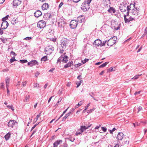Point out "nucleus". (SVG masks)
<instances>
[{
	"instance_id": "obj_1",
	"label": "nucleus",
	"mask_w": 147,
	"mask_h": 147,
	"mask_svg": "<svg viewBox=\"0 0 147 147\" xmlns=\"http://www.w3.org/2000/svg\"><path fill=\"white\" fill-rule=\"evenodd\" d=\"M135 3L133 5V6L134 7L133 9L131 10V12L132 14V17H136L137 19L138 18V13L140 11V9L139 8H137L136 7H135Z\"/></svg>"
},
{
	"instance_id": "obj_2",
	"label": "nucleus",
	"mask_w": 147,
	"mask_h": 147,
	"mask_svg": "<svg viewBox=\"0 0 147 147\" xmlns=\"http://www.w3.org/2000/svg\"><path fill=\"white\" fill-rule=\"evenodd\" d=\"M131 5L130 6L128 5L126 3L122 4H121V6L119 7L120 9L121 12H122L126 11L127 10L130 9L131 7L130 5Z\"/></svg>"
},
{
	"instance_id": "obj_3",
	"label": "nucleus",
	"mask_w": 147,
	"mask_h": 147,
	"mask_svg": "<svg viewBox=\"0 0 147 147\" xmlns=\"http://www.w3.org/2000/svg\"><path fill=\"white\" fill-rule=\"evenodd\" d=\"M54 50V48L52 46L49 45L45 49V52L46 54L50 55L52 53Z\"/></svg>"
},
{
	"instance_id": "obj_4",
	"label": "nucleus",
	"mask_w": 147,
	"mask_h": 147,
	"mask_svg": "<svg viewBox=\"0 0 147 147\" xmlns=\"http://www.w3.org/2000/svg\"><path fill=\"white\" fill-rule=\"evenodd\" d=\"M69 40L66 38H63L61 40V45L62 48L65 49L66 46L69 43Z\"/></svg>"
},
{
	"instance_id": "obj_5",
	"label": "nucleus",
	"mask_w": 147,
	"mask_h": 147,
	"mask_svg": "<svg viewBox=\"0 0 147 147\" xmlns=\"http://www.w3.org/2000/svg\"><path fill=\"white\" fill-rule=\"evenodd\" d=\"M90 3H88V2H84L82 3L81 5V8L84 11H86L88 10L90 8Z\"/></svg>"
},
{
	"instance_id": "obj_6",
	"label": "nucleus",
	"mask_w": 147,
	"mask_h": 147,
	"mask_svg": "<svg viewBox=\"0 0 147 147\" xmlns=\"http://www.w3.org/2000/svg\"><path fill=\"white\" fill-rule=\"evenodd\" d=\"M46 25V22L44 20L39 21L37 23V26L40 29L44 28Z\"/></svg>"
},
{
	"instance_id": "obj_7",
	"label": "nucleus",
	"mask_w": 147,
	"mask_h": 147,
	"mask_svg": "<svg viewBox=\"0 0 147 147\" xmlns=\"http://www.w3.org/2000/svg\"><path fill=\"white\" fill-rule=\"evenodd\" d=\"M78 22L75 20H72L70 22V27L72 29L75 28L78 25Z\"/></svg>"
},
{
	"instance_id": "obj_8",
	"label": "nucleus",
	"mask_w": 147,
	"mask_h": 147,
	"mask_svg": "<svg viewBox=\"0 0 147 147\" xmlns=\"http://www.w3.org/2000/svg\"><path fill=\"white\" fill-rule=\"evenodd\" d=\"M124 136V135L122 133H119L117 137L118 141H119V140H122L123 139Z\"/></svg>"
},
{
	"instance_id": "obj_9",
	"label": "nucleus",
	"mask_w": 147,
	"mask_h": 147,
	"mask_svg": "<svg viewBox=\"0 0 147 147\" xmlns=\"http://www.w3.org/2000/svg\"><path fill=\"white\" fill-rule=\"evenodd\" d=\"M17 123L14 120H10L8 124V126L9 127H13Z\"/></svg>"
},
{
	"instance_id": "obj_10",
	"label": "nucleus",
	"mask_w": 147,
	"mask_h": 147,
	"mask_svg": "<svg viewBox=\"0 0 147 147\" xmlns=\"http://www.w3.org/2000/svg\"><path fill=\"white\" fill-rule=\"evenodd\" d=\"M9 25L8 22L7 21H3L1 25V28L2 29H6Z\"/></svg>"
},
{
	"instance_id": "obj_11",
	"label": "nucleus",
	"mask_w": 147,
	"mask_h": 147,
	"mask_svg": "<svg viewBox=\"0 0 147 147\" xmlns=\"http://www.w3.org/2000/svg\"><path fill=\"white\" fill-rule=\"evenodd\" d=\"M22 2V0H13V6L17 7Z\"/></svg>"
},
{
	"instance_id": "obj_12",
	"label": "nucleus",
	"mask_w": 147,
	"mask_h": 147,
	"mask_svg": "<svg viewBox=\"0 0 147 147\" xmlns=\"http://www.w3.org/2000/svg\"><path fill=\"white\" fill-rule=\"evenodd\" d=\"M51 15L49 13H45L43 16V19L44 20H47L51 18Z\"/></svg>"
},
{
	"instance_id": "obj_13",
	"label": "nucleus",
	"mask_w": 147,
	"mask_h": 147,
	"mask_svg": "<svg viewBox=\"0 0 147 147\" xmlns=\"http://www.w3.org/2000/svg\"><path fill=\"white\" fill-rule=\"evenodd\" d=\"M38 62L36 60H32L28 63V65H30V66H32L33 65L35 64L38 65Z\"/></svg>"
},
{
	"instance_id": "obj_14",
	"label": "nucleus",
	"mask_w": 147,
	"mask_h": 147,
	"mask_svg": "<svg viewBox=\"0 0 147 147\" xmlns=\"http://www.w3.org/2000/svg\"><path fill=\"white\" fill-rule=\"evenodd\" d=\"M107 41V45L109 46H112L116 43V41L112 40V39H111V38Z\"/></svg>"
},
{
	"instance_id": "obj_15",
	"label": "nucleus",
	"mask_w": 147,
	"mask_h": 147,
	"mask_svg": "<svg viewBox=\"0 0 147 147\" xmlns=\"http://www.w3.org/2000/svg\"><path fill=\"white\" fill-rule=\"evenodd\" d=\"M84 17L82 16H80L77 18V20L76 21L78 23H81L83 22L84 21Z\"/></svg>"
},
{
	"instance_id": "obj_16",
	"label": "nucleus",
	"mask_w": 147,
	"mask_h": 147,
	"mask_svg": "<svg viewBox=\"0 0 147 147\" xmlns=\"http://www.w3.org/2000/svg\"><path fill=\"white\" fill-rule=\"evenodd\" d=\"M42 15L41 12L40 10H37L34 13V16L38 18L41 16Z\"/></svg>"
},
{
	"instance_id": "obj_17",
	"label": "nucleus",
	"mask_w": 147,
	"mask_h": 147,
	"mask_svg": "<svg viewBox=\"0 0 147 147\" xmlns=\"http://www.w3.org/2000/svg\"><path fill=\"white\" fill-rule=\"evenodd\" d=\"M101 44V41L99 39H97L95 40L94 44H95L96 46L99 47Z\"/></svg>"
},
{
	"instance_id": "obj_18",
	"label": "nucleus",
	"mask_w": 147,
	"mask_h": 147,
	"mask_svg": "<svg viewBox=\"0 0 147 147\" xmlns=\"http://www.w3.org/2000/svg\"><path fill=\"white\" fill-rule=\"evenodd\" d=\"M65 53H64V55H62L63 57L62 61L63 62L66 63L68 61L69 57L65 55Z\"/></svg>"
},
{
	"instance_id": "obj_19",
	"label": "nucleus",
	"mask_w": 147,
	"mask_h": 147,
	"mask_svg": "<svg viewBox=\"0 0 147 147\" xmlns=\"http://www.w3.org/2000/svg\"><path fill=\"white\" fill-rule=\"evenodd\" d=\"M49 7V5L48 4L45 3L43 4L42 6V9L43 10L47 9Z\"/></svg>"
},
{
	"instance_id": "obj_20",
	"label": "nucleus",
	"mask_w": 147,
	"mask_h": 147,
	"mask_svg": "<svg viewBox=\"0 0 147 147\" xmlns=\"http://www.w3.org/2000/svg\"><path fill=\"white\" fill-rule=\"evenodd\" d=\"M73 65V62L72 61H70L69 62H68L67 64H65L64 66V68H67L69 67H70L71 65Z\"/></svg>"
},
{
	"instance_id": "obj_21",
	"label": "nucleus",
	"mask_w": 147,
	"mask_h": 147,
	"mask_svg": "<svg viewBox=\"0 0 147 147\" xmlns=\"http://www.w3.org/2000/svg\"><path fill=\"white\" fill-rule=\"evenodd\" d=\"M108 11L111 13L112 12L113 13H115L116 11V10L113 7H111L109 9Z\"/></svg>"
},
{
	"instance_id": "obj_22",
	"label": "nucleus",
	"mask_w": 147,
	"mask_h": 147,
	"mask_svg": "<svg viewBox=\"0 0 147 147\" xmlns=\"http://www.w3.org/2000/svg\"><path fill=\"white\" fill-rule=\"evenodd\" d=\"M11 134L10 132H8L5 135L4 138L6 141L8 140L10 137Z\"/></svg>"
},
{
	"instance_id": "obj_23",
	"label": "nucleus",
	"mask_w": 147,
	"mask_h": 147,
	"mask_svg": "<svg viewBox=\"0 0 147 147\" xmlns=\"http://www.w3.org/2000/svg\"><path fill=\"white\" fill-rule=\"evenodd\" d=\"M58 26L59 27H64V24H65V22L64 21H61L59 22L58 23Z\"/></svg>"
},
{
	"instance_id": "obj_24",
	"label": "nucleus",
	"mask_w": 147,
	"mask_h": 147,
	"mask_svg": "<svg viewBox=\"0 0 147 147\" xmlns=\"http://www.w3.org/2000/svg\"><path fill=\"white\" fill-rule=\"evenodd\" d=\"M124 19L125 22V23H128L130 22L129 20V18H127L126 17L125 14H124Z\"/></svg>"
},
{
	"instance_id": "obj_25",
	"label": "nucleus",
	"mask_w": 147,
	"mask_h": 147,
	"mask_svg": "<svg viewBox=\"0 0 147 147\" xmlns=\"http://www.w3.org/2000/svg\"><path fill=\"white\" fill-rule=\"evenodd\" d=\"M41 114V113H40L39 114L37 115L36 116V117L34 119V122H33V123H34L38 120V118L40 116Z\"/></svg>"
},
{
	"instance_id": "obj_26",
	"label": "nucleus",
	"mask_w": 147,
	"mask_h": 147,
	"mask_svg": "<svg viewBox=\"0 0 147 147\" xmlns=\"http://www.w3.org/2000/svg\"><path fill=\"white\" fill-rule=\"evenodd\" d=\"M47 60V55L43 57L41 59V60L44 61H46Z\"/></svg>"
},
{
	"instance_id": "obj_27",
	"label": "nucleus",
	"mask_w": 147,
	"mask_h": 147,
	"mask_svg": "<svg viewBox=\"0 0 147 147\" xmlns=\"http://www.w3.org/2000/svg\"><path fill=\"white\" fill-rule=\"evenodd\" d=\"M109 62H106L101 64L99 67V68H101L105 67L107 65V64Z\"/></svg>"
},
{
	"instance_id": "obj_28",
	"label": "nucleus",
	"mask_w": 147,
	"mask_h": 147,
	"mask_svg": "<svg viewBox=\"0 0 147 147\" xmlns=\"http://www.w3.org/2000/svg\"><path fill=\"white\" fill-rule=\"evenodd\" d=\"M63 58V56H61L59 58L57 61V63H60L61 61L62 60V59Z\"/></svg>"
},
{
	"instance_id": "obj_29",
	"label": "nucleus",
	"mask_w": 147,
	"mask_h": 147,
	"mask_svg": "<svg viewBox=\"0 0 147 147\" xmlns=\"http://www.w3.org/2000/svg\"><path fill=\"white\" fill-rule=\"evenodd\" d=\"M129 21L130 22L132 20H136L137 19L136 17L135 18V17H133L131 16H130L129 17Z\"/></svg>"
},
{
	"instance_id": "obj_30",
	"label": "nucleus",
	"mask_w": 147,
	"mask_h": 147,
	"mask_svg": "<svg viewBox=\"0 0 147 147\" xmlns=\"http://www.w3.org/2000/svg\"><path fill=\"white\" fill-rule=\"evenodd\" d=\"M91 124H90L88 126L84 125V126H82L84 128V129L85 130L86 129H88L89 127H90L91 126Z\"/></svg>"
},
{
	"instance_id": "obj_31",
	"label": "nucleus",
	"mask_w": 147,
	"mask_h": 147,
	"mask_svg": "<svg viewBox=\"0 0 147 147\" xmlns=\"http://www.w3.org/2000/svg\"><path fill=\"white\" fill-rule=\"evenodd\" d=\"M142 74L137 75L134 76L132 79H138L139 76H141Z\"/></svg>"
},
{
	"instance_id": "obj_32",
	"label": "nucleus",
	"mask_w": 147,
	"mask_h": 147,
	"mask_svg": "<svg viewBox=\"0 0 147 147\" xmlns=\"http://www.w3.org/2000/svg\"><path fill=\"white\" fill-rule=\"evenodd\" d=\"M16 60H17L15 59V57H13L10 59V63H11Z\"/></svg>"
},
{
	"instance_id": "obj_33",
	"label": "nucleus",
	"mask_w": 147,
	"mask_h": 147,
	"mask_svg": "<svg viewBox=\"0 0 147 147\" xmlns=\"http://www.w3.org/2000/svg\"><path fill=\"white\" fill-rule=\"evenodd\" d=\"M9 16L8 15H7L5 17L3 18L2 19V21H6V20L8 19Z\"/></svg>"
},
{
	"instance_id": "obj_34",
	"label": "nucleus",
	"mask_w": 147,
	"mask_h": 147,
	"mask_svg": "<svg viewBox=\"0 0 147 147\" xmlns=\"http://www.w3.org/2000/svg\"><path fill=\"white\" fill-rule=\"evenodd\" d=\"M20 61L22 63H27L28 62L27 60L26 59L24 60H20Z\"/></svg>"
},
{
	"instance_id": "obj_35",
	"label": "nucleus",
	"mask_w": 147,
	"mask_h": 147,
	"mask_svg": "<svg viewBox=\"0 0 147 147\" xmlns=\"http://www.w3.org/2000/svg\"><path fill=\"white\" fill-rule=\"evenodd\" d=\"M107 42V40L104 41L102 42H101V44L100 45V47H101L102 46H104L105 45V43Z\"/></svg>"
},
{
	"instance_id": "obj_36",
	"label": "nucleus",
	"mask_w": 147,
	"mask_h": 147,
	"mask_svg": "<svg viewBox=\"0 0 147 147\" xmlns=\"http://www.w3.org/2000/svg\"><path fill=\"white\" fill-rule=\"evenodd\" d=\"M95 109L94 108H93L92 109L89 110L87 111V112L89 113H91Z\"/></svg>"
},
{
	"instance_id": "obj_37",
	"label": "nucleus",
	"mask_w": 147,
	"mask_h": 147,
	"mask_svg": "<svg viewBox=\"0 0 147 147\" xmlns=\"http://www.w3.org/2000/svg\"><path fill=\"white\" fill-rule=\"evenodd\" d=\"M81 81H80L78 82H76V84L77 85V88L78 87L80 86L81 83Z\"/></svg>"
},
{
	"instance_id": "obj_38",
	"label": "nucleus",
	"mask_w": 147,
	"mask_h": 147,
	"mask_svg": "<svg viewBox=\"0 0 147 147\" xmlns=\"http://www.w3.org/2000/svg\"><path fill=\"white\" fill-rule=\"evenodd\" d=\"M83 103V102H82V101H80L79 103L76 106H75L76 108H78V107L77 106H80Z\"/></svg>"
},
{
	"instance_id": "obj_39",
	"label": "nucleus",
	"mask_w": 147,
	"mask_h": 147,
	"mask_svg": "<svg viewBox=\"0 0 147 147\" xmlns=\"http://www.w3.org/2000/svg\"><path fill=\"white\" fill-rule=\"evenodd\" d=\"M89 60V59H87L86 58L84 60H82V62L83 64H84Z\"/></svg>"
},
{
	"instance_id": "obj_40",
	"label": "nucleus",
	"mask_w": 147,
	"mask_h": 147,
	"mask_svg": "<svg viewBox=\"0 0 147 147\" xmlns=\"http://www.w3.org/2000/svg\"><path fill=\"white\" fill-rule=\"evenodd\" d=\"M10 79L9 78L7 77L5 78V81L6 84H9Z\"/></svg>"
},
{
	"instance_id": "obj_41",
	"label": "nucleus",
	"mask_w": 147,
	"mask_h": 147,
	"mask_svg": "<svg viewBox=\"0 0 147 147\" xmlns=\"http://www.w3.org/2000/svg\"><path fill=\"white\" fill-rule=\"evenodd\" d=\"M62 142V140H57L56 142H55L58 144L59 145Z\"/></svg>"
},
{
	"instance_id": "obj_42",
	"label": "nucleus",
	"mask_w": 147,
	"mask_h": 147,
	"mask_svg": "<svg viewBox=\"0 0 147 147\" xmlns=\"http://www.w3.org/2000/svg\"><path fill=\"white\" fill-rule=\"evenodd\" d=\"M138 113H139V111L142 110V108L141 106H139L138 108Z\"/></svg>"
},
{
	"instance_id": "obj_43",
	"label": "nucleus",
	"mask_w": 147,
	"mask_h": 147,
	"mask_svg": "<svg viewBox=\"0 0 147 147\" xmlns=\"http://www.w3.org/2000/svg\"><path fill=\"white\" fill-rule=\"evenodd\" d=\"M102 129V130L105 132L107 131V128L106 127H101Z\"/></svg>"
},
{
	"instance_id": "obj_44",
	"label": "nucleus",
	"mask_w": 147,
	"mask_h": 147,
	"mask_svg": "<svg viewBox=\"0 0 147 147\" xmlns=\"http://www.w3.org/2000/svg\"><path fill=\"white\" fill-rule=\"evenodd\" d=\"M81 63H78L77 64H75L74 65V66L76 67H78L80 66L81 65Z\"/></svg>"
},
{
	"instance_id": "obj_45",
	"label": "nucleus",
	"mask_w": 147,
	"mask_h": 147,
	"mask_svg": "<svg viewBox=\"0 0 147 147\" xmlns=\"http://www.w3.org/2000/svg\"><path fill=\"white\" fill-rule=\"evenodd\" d=\"M111 39H112V40H113L115 41H116V40H117V38L116 36H114L113 37H111Z\"/></svg>"
},
{
	"instance_id": "obj_46",
	"label": "nucleus",
	"mask_w": 147,
	"mask_h": 147,
	"mask_svg": "<svg viewBox=\"0 0 147 147\" xmlns=\"http://www.w3.org/2000/svg\"><path fill=\"white\" fill-rule=\"evenodd\" d=\"M32 39V38L30 37H27L25 38H24V39L25 40H30Z\"/></svg>"
},
{
	"instance_id": "obj_47",
	"label": "nucleus",
	"mask_w": 147,
	"mask_h": 147,
	"mask_svg": "<svg viewBox=\"0 0 147 147\" xmlns=\"http://www.w3.org/2000/svg\"><path fill=\"white\" fill-rule=\"evenodd\" d=\"M4 82L1 83V86L0 88H4Z\"/></svg>"
},
{
	"instance_id": "obj_48",
	"label": "nucleus",
	"mask_w": 147,
	"mask_h": 147,
	"mask_svg": "<svg viewBox=\"0 0 147 147\" xmlns=\"http://www.w3.org/2000/svg\"><path fill=\"white\" fill-rule=\"evenodd\" d=\"M40 74V73L39 71H37L35 73V76L36 77H37Z\"/></svg>"
},
{
	"instance_id": "obj_49",
	"label": "nucleus",
	"mask_w": 147,
	"mask_h": 147,
	"mask_svg": "<svg viewBox=\"0 0 147 147\" xmlns=\"http://www.w3.org/2000/svg\"><path fill=\"white\" fill-rule=\"evenodd\" d=\"M7 107L9 109H11L13 111H14V109H13V106L12 105L11 106H7Z\"/></svg>"
},
{
	"instance_id": "obj_50",
	"label": "nucleus",
	"mask_w": 147,
	"mask_h": 147,
	"mask_svg": "<svg viewBox=\"0 0 147 147\" xmlns=\"http://www.w3.org/2000/svg\"><path fill=\"white\" fill-rule=\"evenodd\" d=\"M61 100H62V98H61L60 97L59 98L58 100V102H57L56 105H58V104H59V102L61 101Z\"/></svg>"
},
{
	"instance_id": "obj_51",
	"label": "nucleus",
	"mask_w": 147,
	"mask_h": 147,
	"mask_svg": "<svg viewBox=\"0 0 147 147\" xmlns=\"http://www.w3.org/2000/svg\"><path fill=\"white\" fill-rule=\"evenodd\" d=\"M27 83V82L26 81H25L24 82H22V86H25L26 85Z\"/></svg>"
},
{
	"instance_id": "obj_52",
	"label": "nucleus",
	"mask_w": 147,
	"mask_h": 147,
	"mask_svg": "<svg viewBox=\"0 0 147 147\" xmlns=\"http://www.w3.org/2000/svg\"><path fill=\"white\" fill-rule=\"evenodd\" d=\"M80 131L82 133L85 130L84 128L82 127V126H81L80 129Z\"/></svg>"
},
{
	"instance_id": "obj_53",
	"label": "nucleus",
	"mask_w": 147,
	"mask_h": 147,
	"mask_svg": "<svg viewBox=\"0 0 147 147\" xmlns=\"http://www.w3.org/2000/svg\"><path fill=\"white\" fill-rule=\"evenodd\" d=\"M130 10H131V9H128V10H127V11L126 13V14L125 15L126 17L127 16H129V12Z\"/></svg>"
},
{
	"instance_id": "obj_54",
	"label": "nucleus",
	"mask_w": 147,
	"mask_h": 147,
	"mask_svg": "<svg viewBox=\"0 0 147 147\" xmlns=\"http://www.w3.org/2000/svg\"><path fill=\"white\" fill-rule=\"evenodd\" d=\"M55 69V68H51V69H50V70H49V72H52Z\"/></svg>"
},
{
	"instance_id": "obj_55",
	"label": "nucleus",
	"mask_w": 147,
	"mask_h": 147,
	"mask_svg": "<svg viewBox=\"0 0 147 147\" xmlns=\"http://www.w3.org/2000/svg\"><path fill=\"white\" fill-rule=\"evenodd\" d=\"M65 49H64L63 48H62V49L59 52V53L61 54L62 53H63Z\"/></svg>"
},
{
	"instance_id": "obj_56",
	"label": "nucleus",
	"mask_w": 147,
	"mask_h": 147,
	"mask_svg": "<svg viewBox=\"0 0 147 147\" xmlns=\"http://www.w3.org/2000/svg\"><path fill=\"white\" fill-rule=\"evenodd\" d=\"M71 112L69 111L68 113L66 114H65V115L66 116L68 117L70 115V114H71Z\"/></svg>"
},
{
	"instance_id": "obj_57",
	"label": "nucleus",
	"mask_w": 147,
	"mask_h": 147,
	"mask_svg": "<svg viewBox=\"0 0 147 147\" xmlns=\"http://www.w3.org/2000/svg\"><path fill=\"white\" fill-rule=\"evenodd\" d=\"M120 28V27L119 26H118L117 27H115L114 28V29L115 30H117L119 29Z\"/></svg>"
},
{
	"instance_id": "obj_58",
	"label": "nucleus",
	"mask_w": 147,
	"mask_h": 147,
	"mask_svg": "<svg viewBox=\"0 0 147 147\" xmlns=\"http://www.w3.org/2000/svg\"><path fill=\"white\" fill-rule=\"evenodd\" d=\"M30 98V96L29 95L28 96L26 97V98L25 99V100L27 101Z\"/></svg>"
},
{
	"instance_id": "obj_59",
	"label": "nucleus",
	"mask_w": 147,
	"mask_h": 147,
	"mask_svg": "<svg viewBox=\"0 0 147 147\" xmlns=\"http://www.w3.org/2000/svg\"><path fill=\"white\" fill-rule=\"evenodd\" d=\"M54 147H57L58 144L55 142L53 144Z\"/></svg>"
},
{
	"instance_id": "obj_60",
	"label": "nucleus",
	"mask_w": 147,
	"mask_h": 147,
	"mask_svg": "<svg viewBox=\"0 0 147 147\" xmlns=\"http://www.w3.org/2000/svg\"><path fill=\"white\" fill-rule=\"evenodd\" d=\"M56 39H57L56 38H53L51 39V40H52V41H53V42H55L56 41Z\"/></svg>"
},
{
	"instance_id": "obj_61",
	"label": "nucleus",
	"mask_w": 147,
	"mask_h": 147,
	"mask_svg": "<svg viewBox=\"0 0 147 147\" xmlns=\"http://www.w3.org/2000/svg\"><path fill=\"white\" fill-rule=\"evenodd\" d=\"M90 103H88V104L86 106H85V109H86V110L87 109L88 107L89 106H90Z\"/></svg>"
},
{
	"instance_id": "obj_62",
	"label": "nucleus",
	"mask_w": 147,
	"mask_h": 147,
	"mask_svg": "<svg viewBox=\"0 0 147 147\" xmlns=\"http://www.w3.org/2000/svg\"><path fill=\"white\" fill-rule=\"evenodd\" d=\"M113 67H111L109 68V70L110 71H113Z\"/></svg>"
},
{
	"instance_id": "obj_63",
	"label": "nucleus",
	"mask_w": 147,
	"mask_h": 147,
	"mask_svg": "<svg viewBox=\"0 0 147 147\" xmlns=\"http://www.w3.org/2000/svg\"><path fill=\"white\" fill-rule=\"evenodd\" d=\"M63 4V3L62 2H61L60 3V4H59V8H60L61 7V6Z\"/></svg>"
},
{
	"instance_id": "obj_64",
	"label": "nucleus",
	"mask_w": 147,
	"mask_h": 147,
	"mask_svg": "<svg viewBox=\"0 0 147 147\" xmlns=\"http://www.w3.org/2000/svg\"><path fill=\"white\" fill-rule=\"evenodd\" d=\"M114 147H121V146L118 144H115Z\"/></svg>"
}]
</instances>
